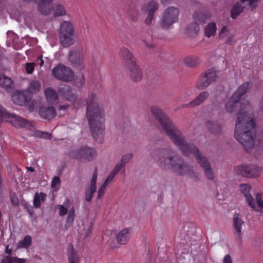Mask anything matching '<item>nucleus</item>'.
<instances>
[{"mask_svg":"<svg viewBox=\"0 0 263 263\" xmlns=\"http://www.w3.org/2000/svg\"><path fill=\"white\" fill-rule=\"evenodd\" d=\"M241 3H245V2H248L250 6L252 7V9H254L256 7V3L258 0H240Z\"/></svg>","mask_w":263,"mask_h":263,"instance_id":"8fccbe9b","label":"nucleus"},{"mask_svg":"<svg viewBox=\"0 0 263 263\" xmlns=\"http://www.w3.org/2000/svg\"><path fill=\"white\" fill-rule=\"evenodd\" d=\"M26 259L24 258H20L13 257V263H25Z\"/></svg>","mask_w":263,"mask_h":263,"instance_id":"5fc2aeb1","label":"nucleus"},{"mask_svg":"<svg viewBox=\"0 0 263 263\" xmlns=\"http://www.w3.org/2000/svg\"><path fill=\"white\" fill-rule=\"evenodd\" d=\"M41 85L39 81H31L29 84L27 89L26 90L28 92V95L30 93H36L41 89Z\"/></svg>","mask_w":263,"mask_h":263,"instance_id":"bb28decb","label":"nucleus"},{"mask_svg":"<svg viewBox=\"0 0 263 263\" xmlns=\"http://www.w3.org/2000/svg\"><path fill=\"white\" fill-rule=\"evenodd\" d=\"M1 263H13V257L7 256L2 260Z\"/></svg>","mask_w":263,"mask_h":263,"instance_id":"603ef678","label":"nucleus"},{"mask_svg":"<svg viewBox=\"0 0 263 263\" xmlns=\"http://www.w3.org/2000/svg\"><path fill=\"white\" fill-rule=\"evenodd\" d=\"M27 169L28 171H30V172H33L34 171V168L32 167H27Z\"/></svg>","mask_w":263,"mask_h":263,"instance_id":"0e129e2a","label":"nucleus"},{"mask_svg":"<svg viewBox=\"0 0 263 263\" xmlns=\"http://www.w3.org/2000/svg\"><path fill=\"white\" fill-rule=\"evenodd\" d=\"M165 156H168V152L167 151L163 150L158 152V157H159L158 158L160 162L157 161V163H159L161 166H163L168 162V159L166 158Z\"/></svg>","mask_w":263,"mask_h":263,"instance_id":"473e14b6","label":"nucleus"},{"mask_svg":"<svg viewBox=\"0 0 263 263\" xmlns=\"http://www.w3.org/2000/svg\"><path fill=\"white\" fill-rule=\"evenodd\" d=\"M74 216H75L74 209L73 208H72L69 211L68 214V216H67V220L66 221V224H65V226L66 227H69L71 225V224L72 223V222L73 221Z\"/></svg>","mask_w":263,"mask_h":263,"instance_id":"ea45409f","label":"nucleus"},{"mask_svg":"<svg viewBox=\"0 0 263 263\" xmlns=\"http://www.w3.org/2000/svg\"><path fill=\"white\" fill-rule=\"evenodd\" d=\"M222 263H232L231 256L229 254L226 255L223 259Z\"/></svg>","mask_w":263,"mask_h":263,"instance_id":"6e6d98bb","label":"nucleus"},{"mask_svg":"<svg viewBox=\"0 0 263 263\" xmlns=\"http://www.w3.org/2000/svg\"><path fill=\"white\" fill-rule=\"evenodd\" d=\"M31 95H28L27 91H17L12 96V100L14 104L20 106L25 105L28 101H30Z\"/></svg>","mask_w":263,"mask_h":263,"instance_id":"2eb2a0df","label":"nucleus"},{"mask_svg":"<svg viewBox=\"0 0 263 263\" xmlns=\"http://www.w3.org/2000/svg\"><path fill=\"white\" fill-rule=\"evenodd\" d=\"M204 74L210 84L215 82L217 78L216 71L213 69H209L206 70L204 73Z\"/></svg>","mask_w":263,"mask_h":263,"instance_id":"72a5a7b5","label":"nucleus"},{"mask_svg":"<svg viewBox=\"0 0 263 263\" xmlns=\"http://www.w3.org/2000/svg\"><path fill=\"white\" fill-rule=\"evenodd\" d=\"M86 104V117L92 135L96 141L101 143L103 139L104 130V110L99 105L98 99L93 93L88 95Z\"/></svg>","mask_w":263,"mask_h":263,"instance_id":"7ed1b4c3","label":"nucleus"},{"mask_svg":"<svg viewBox=\"0 0 263 263\" xmlns=\"http://www.w3.org/2000/svg\"><path fill=\"white\" fill-rule=\"evenodd\" d=\"M209 96V93L208 91H203L201 92L195 100L190 102V103L182 105V107H193L196 105H198L208 98Z\"/></svg>","mask_w":263,"mask_h":263,"instance_id":"5701e85b","label":"nucleus"},{"mask_svg":"<svg viewBox=\"0 0 263 263\" xmlns=\"http://www.w3.org/2000/svg\"><path fill=\"white\" fill-rule=\"evenodd\" d=\"M158 6L157 2L153 0L148 4L145 5L142 7V11L147 13V16L145 20V22L147 25H150L152 23L154 13L157 10Z\"/></svg>","mask_w":263,"mask_h":263,"instance_id":"dca6fc26","label":"nucleus"},{"mask_svg":"<svg viewBox=\"0 0 263 263\" xmlns=\"http://www.w3.org/2000/svg\"><path fill=\"white\" fill-rule=\"evenodd\" d=\"M59 37L63 46L68 47L74 42V29L70 21H63L59 30Z\"/></svg>","mask_w":263,"mask_h":263,"instance_id":"39448f33","label":"nucleus"},{"mask_svg":"<svg viewBox=\"0 0 263 263\" xmlns=\"http://www.w3.org/2000/svg\"><path fill=\"white\" fill-rule=\"evenodd\" d=\"M116 175V174L112 171L109 174V175L108 176V177H107V178L106 179L103 183H104L106 185L108 184L111 181V180L113 179V178Z\"/></svg>","mask_w":263,"mask_h":263,"instance_id":"a18cd8bd","label":"nucleus"},{"mask_svg":"<svg viewBox=\"0 0 263 263\" xmlns=\"http://www.w3.org/2000/svg\"><path fill=\"white\" fill-rule=\"evenodd\" d=\"M39 114L42 118L50 120L55 116L56 111L53 107H41L39 109Z\"/></svg>","mask_w":263,"mask_h":263,"instance_id":"b1692460","label":"nucleus"},{"mask_svg":"<svg viewBox=\"0 0 263 263\" xmlns=\"http://www.w3.org/2000/svg\"><path fill=\"white\" fill-rule=\"evenodd\" d=\"M8 122L16 128L31 129L34 127L32 122L14 114H11Z\"/></svg>","mask_w":263,"mask_h":263,"instance_id":"ddd939ff","label":"nucleus"},{"mask_svg":"<svg viewBox=\"0 0 263 263\" xmlns=\"http://www.w3.org/2000/svg\"><path fill=\"white\" fill-rule=\"evenodd\" d=\"M67 253L69 263H79V257L78 255L74 253L72 245H70L69 246Z\"/></svg>","mask_w":263,"mask_h":263,"instance_id":"c85d7f7f","label":"nucleus"},{"mask_svg":"<svg viewBox=\"0 0 263 263\" xmlns=\"http://www.w3.org/2000/svg\"><path fill=\"white\" fill-rule=\"evenodd\" d=\"M6 252L9 255L11 254L12 250L11 249H9V245H7L6 247Z\"/></svg>","mask_w":263,"mask_h":263,"instance_id":"680f3d73","label":"nucleus"},{"mask_svg":"<svg viewBox=\"0 0 263 263\" xmlns=\"http://www.w3.org/2000/svg\"><path fill=\"white\" fill-rule=\"evenodd\" d=\"M11 201L12 204L14 205H17L19 203L18 198L15 196H12L11 198Z\"/></svg>","mask_w":263,"mask_h":263,"instance_id":"13d9d810","label":"nucleus"},{"mask_svg":"<svg viewBox=\"0 0 263 263\" xmlns=\"http://www.w3.org/2000/svg\"><path fill=\"white\" fill-rule=\"evenodd\" d=\"M37 135L41 138H45V139H50L51 138V134L47 132H43L39 131L37 132Z\"/></svg>","mask_w":263,"mask_h":263,"instance_id":"de8ad7c7","label":"nucleus"},{"mask_svg":"<svg viewBox=\"0 0 263 263\" xmlns=\"http://www.w3.org/2000/svg\"><path fill=\"white\" fill-rule=\"evenodd\" d=\"M208 16L200 11H196L193 18L195 23L189 24L186 28L185 32L190 36H194L199 31V23L203 24Z\"/></svg>","mask_w":263,"mask_h":263,"instance_id":"1a4fd4ad","label":"nucleus"},{"mask_svg":"<svg viewBox=\"0 0 263 263\" xmlns=\"http://www.w3.org/2000/svg\"><path fill=\"white\" fill-rule=\"evenodd\" d=\"M144 43L145 44V45H146L147 46H148V47H150V46H151V44H148V43H146L144 41Z\"/></svg>","mask_w":263,"mask_h":263,"instance_id":"338daca9","label":"nucleus"},{"mask_svg":"<svg viewBox=\"0 0 263 263\" xmlns=\"http://www.w3.org/2000/svg\"><path fill=\"white\" fill-rule=\"evenodd\" d=\"M69 60L73 66L79 69L84 68V57L83 53L78 50H74L69 52Z\"/></svg>","mask_w":263,"mask_h":263,"instance_id":"4468645a","label":"nucleus"},{"mask_svg":"<svg viewBox=\"0 0 263 263\" xmlns=\"http://www.w3.org/2000/svg\"><path fill=\"white\" fill-rule=\"evenodd\" d=\"M70 156L79 161H90L96 158L97 153L95 148L84 146L78 150L71 152Z\"/></svg>","mask_w":263,"mask_h":263,"instance_id":"0eeeda50","label":"nucleus"},{"mask_svg":"<svg viewBox=\"0 0 263 263\" xmlns=\"http://www.w3.org/2000/svg\"><path fill=\"white\" fill-rule=\"evenodd\" d=\"M186 65L189 67H194L198 65L200 62L199 58L198 57L186 58L184 60Z\"/></svg>","mask_w":263,"mask_h":263,"instance_id":"c9c22d12","label":"nucleus"},{"mask_svg":"<svg viewBox=\"0 0 263 263\" xmlns=\"http://www.w3.org/2000/svg\"><path fill=\"white\" fill-rule=\"evenodd\" d=\"M119 55L123 64L127 68V72L131 79L135 82L140 81L142 78V71L135 61V58L129 50L126 48L120 49Z\"/></svg>","mask_w":263,"mask_h":263,"instance_id":"20e7f679","label":"nucleus"},{"mask_svg":"<svg viewBox=\"0 0 263 263\" xmlns=\"http://www.w3.org/2000/svg\"><path fill=\"white\" fill-rule=\"evenodd\" d=\"M217 28L215 23H209L204 28L205 35L208 37L214 35L216 32Z\"/></svg>","mask_w":263,"mask_h":263,"instance_id":"c756f323","label":"nucleus"},{"mask_svg":"<svg viewBox=\"0 0 263 263\" xmlns=\"http://www.w3.org/2000/svg\"><path fill=\"white\" fill-rule=\"evenodd\" d=\"M256 200L258 209H256V208L255 210L263 213V201L261 200V196L259 193L256 194Z\"/></svg>","mask_w":263,"mask_h":263,"instance_id":"a19ab883","label":"nucleus"},{"mask_svg":"<svg viewBox=\"0 0 263 263\" xmlns=\"http://www.w3.org/2000/svg\"><path fill=\"white\" fill-rule=\"evenodd\" d=\"M210 85L206 77L203 74H201L196 82V86L199 89H203Z\"/></svg>","mask_w":263,"mask_h":263,"instance_id":"7c9ffc66","label":"nucleus"},{"mask_svg":"<svg viewBox=\"0 0 263 263\" xmlns=\"http://www.w3.org/2000/svg\"><path fill=\"white\" fill-rule=\"evenodd\" d=\"M12 81L10 78L4 74H0V86L1 87L8 90L12 88Z\"/></svg>","mask_w":263,"mask_h":263,"instance_id":"cd10ccee","label":"nucleus"},{"mask_svg":"<svg viewBox=\"0 0 263 263\" xmlns=\"http://www.w3.org/2000/svg\"><path fill=\"white\" fill-rule=\"evenodd\" d=\"M45 95L49 103L55 104L58 102V96L53 88L49 87L45 89Z\"/></svg>","mask_w":263,"mask_h":263,"instance_id":"393cba45","label":"nucleus"},{"mask_svg":"<svg viewBox=\"0 0 263 263\" xmlns=\"http://www.w3.org/2000/svg\"><path fill=\"white\" fill-rule=\"evenodd\" d=\"M59 215L61 216H64L67 213V208H65L64 205H59Z\"/></svg>","mask_w":263,"mask_h":263,"instance_id":"09e8293b","label":"nucleus"},{"mask_svg":"<svg viewBox=\"0 0 263 263\" xmlns=\"http://www.w3.org/2000/svg\"><path fill=\"white\" fill-rule=\"evenodd\" d=\"M37 62L39 63V64H40V67H42L43 64H44V60H43L42 59V55L39 57L37 59V61H36Z\"/></svg>","mask_w":263,"mask_h":263,"instance_id":"bf43d9fd","label":"nucleus"},{"mask_svg":"<svg viewBox=\"0 0 263 263\" xmlns=\"http://www.w3.org/2000/svg\"><path fill=\"white\" fill-rule=\"evenodd\" d=\"M52 73L56 79L63 81L69 82L74 78L72 71L69 68L59 65L53 68Z\"/></svg>","mask_w":263,"mask_h":263,"instance_id":"9d476101","label":"nucleus"},{"mask_svg":"<svg viewBox=\"0 0 263 263\" xmlns=\"http://www.w3.org/2000/svg\"><path fill=\"white\" fill-rule=\"evenodd\" d=\"M240 190L241 193L244 195L250 207L253 209H255L256 204L252 195L250 194L251 186L248 184H243L240 185Z\"/></svg>","mask_w":263,"mask_h":263,"instance_id":"aec40b11","label":"nucleus"},{"mask_svg":"<svg viewBox=\"0 0 263 263\" xmlns=\"http://www.w3.org/2000/svg\"><path fill=\"white\" fill-rule=\"evenodd\" d=\"M11 114L8 113L5 108L0 105V124L8 122Z\"/></svg>","mask_w":263,"mask_h":263,"instance_id":"e433bc0d","label":"nucleus"},{"mask_svg":"<svg viewBox=\"0 0 263 263\" xmlns=\"http://www.w3.org/2000/svg\"><path fill=\"white\" fill-rule=\"evenodd\" d=\"M151 112L160 122L166 134L182 151L183 154L189 156L193 154L201 166L203 168L206 178L210 180L213 179L214 176L213 171L206 158L201 156L198 149L193 144L189 145L185 142L180 132L173 124L168 117L157 106H152Z\"/></svg>","mask_w":263,"mask_h":263,"instance_id":"f257e3e1","label":"nucleus"},{"mask_svg":"<svg viewBox=\"0 0 263 263\" xmlns=\"http://www.w3.org/2000/svg\"><path fill=\"white\" fill-rule=\"evenodd\" d=\"M207 127L212 133L216 134L221 131V127L216 123L209 122L207 124Z\"/></svg>","mask_w":263,"mask_h":263,"instance_id":"58836bf2","label":"nucleus"},{"mask_svg":"<svg viewBox=\"0 0 263 263\" xmlns=\"http://www.w3.org/2000/svg\"><path fill=\"white\" fill-rule=\"evenodd\" d=\"M244 221L239 213H235L233 217V227L235 230L234 234L239 239H241L242 227Z\"/></svg>","mask_w":263,"mask_h":263,"instance_id":"a211bd4d","label":"nucleus"},{"mask_svg":"<svg viewBox=\"0 0 263 263\" xmlns=\"http://www.w3.org/2000/svg\"><path fill=\"white\" fill-rule=\"evenodd\" d=\"M132 158L133 155L132 154H127L126 155L123 156L122 157L120 162L125 165V164L128 162H129L132 159Z\"/></svg>","mask_w":263,"mask_h":263,"instance_id":"79ce46f5","label":"nucleus"},{"mask_svg":"<svg viewBox=\"0 0 263 263\" xmlns=\"http://www.w3.org/2000/svg\"><path fill=\"white\" fill-rule=\"evenodd\" d=\"M24 19H25V23L28 24L30 23V21H29V20H28L27 17H25Z\"/></svg>","mask_w":263,"mask_h":263,"instance_id":"69168bd1","label":"nucleus"},{"mask_svg":"<svg viewBox=\"0 0 263 263\" xmlns=\"http://www.w3.org/2000/svg\"><path fill=\"white\" fill-rule=\"evenodd\" d=\"M136 16H133L132 15V14H130V18L133 21H135V20H136V18H137V13H136Z\"/></svg>","mask_w":263,"mask_h":263,"instance_id":"e2e57ef3","label":"nucleus"},{"mask_svg":"<svg viewBox=\"0 0 263 263\" xmlns=\"http://www.w3.org/2000/svg\"><path fill=\"white\" fill-rule=\"evenodd\" d=\"M59 95L64 99L73 101L76 99V93L70 87L66 85H60L58 88Z\"/></svg>","mask_w":263,"mask_h":263,"instance_id":"f3484780","label":"nucleus"},{"mask_svg":"<svg viewBox=\"0 0 263 263\" xmlns=\"http://www.w3.org/2000/svg\"><path fill=\"white\" fill-rule=\"evenodd\" d=\"M68 108V105H61V106L59 107V109H60V110H62V109L66 110V109H67Z\"/></svg>","mask_w":263,"mask_h":263,"instance_id":"052dcab7","label":"nucleus"},{"mask_svg":"<svg viewBox=\"0 0 263 263\" xmlns=\"http://www.w3.org/2000/svg\"><path fill=\"white\" fill-rule=\"evenodd\" d=\"M240 107V110L237 114L235 137L245 150L249 151L254 145L255 123L253 119V108L247 100L241 102Z\"/></svg>","mask_w":263,"mask_h":263,"instance_id":"f03ea898","label":"nucleus"},{"mask_svg":"<svg viewBox=\"0 0 263 263\" xmlns=\"http://www.w3.org/2000/svg\"><path fill=\"white\" fill-rule=\"evenodd\" d=\"M261 103H262V105H263V98H262V99L261 100Z\"/></svg>","mask_w":263,"mask_h":263,"instance_id":"774afa93","label":"nucleus"},{"mask_svg":"<svg viewBox=\"0 0 263 263\" xmlns=\"http://www.w3.org/2000/svg\"><path fill=\"white\" fill-rule=\"evenodd\" d=\"M31 243V238L30 236L27 235L26 236L23 240L20 241L17 244V248H28Z\"/></svg>","mask_w":263,"mask_h":263,"instance_id":"4c0bfd02","label":"nucleus"},{"mask_svg":"<svg viewBox=\"0 0 263 263\" xmlns=\"http://www.w3.org/2000/svg\"><path fill=\"white\" fill-rule=\"evenodd\" d=\"M124 165L120 162L115 166L112 172L117 174L119 173L121 169L124 167Z\"/></svg>","mask_w":263,"mask_h":263,"instance_id":"3c124183","label":"nucleus"},{"mask_svg":"<svg viewBox=\"0 0 263 263\" xmlns=\"http://www.w3.org/2000/svg\"><path fill=\"white\" fill-rule=\"evenodd\" d=\"M170 163L174 172L180 175L186 173L189 171V166L182 163V160L177 156L170 157L168 158L167 163Z\"/></svg>","mask_w":263,"mask_h":263,"instance_id":"f8f14e48","label":"nucleus"},{"mask_svg":"<svg viewBox=\"0 0 263 263\" xmlns=\"http://www.w3.org/2000/svg\"><path fill=\"white\" fill-rule=\"evenodd\" d=\"M93 220L88 218L84 219L82 222L83 228L80 229L85 237H89L91 234L93 225Z\"/></svg>","mask_w":263,"mask_h":263,"instance_id":"4be33fe9","label":"nucleus"},{"mask_svg":"<svg viewBox=\"0 0 263 263\" xmlns=\"http://www.w3.org/2000/svg\"><path fill=\"white\" fill-rule=\"evenodd\" d=\"M235 171L238 174L247 177H256L259 176L261 172L262 168L259 166L253 165H242L237 167Z\"/></svg>","mask_w":263,"mask_h":263,"instance_id":"9b49d317","label":"nucleus"},{"mask_svg":"<svg viewBox=\"0 0 263 263\" xmlns=\"http://www.w3.org/2000/svg\"><path fill=\"white\" fill-rule=\"evenodd\" d=\"M46 199V195L42 192L35 193L33 197V204L35 208H39L41 206V202H44Z\"/></svg>","mask_w":263,"mask_h":263,"instance_id":"a878e982","label":"nucleus"},{"mask_svg":"<svg viewBox=\"0 0 263 263\" xmlns=\"http://www.w3.org/2000/svg\"><path fill=\"white\" fill-rule=\"evenodd\" d=\"M130 228H125L120 231L116 235L118 243L121 245L126 244L130 238Z\"/></svg>","mask_w":263,"mask_h":263,"instance_id":"412c9836","label":"nucleus"},{"mask_svg":"<svg viewBox=\"0 0 263 263\" xmlns=\"http://www.w3.org/2000/svg\"><path fill=\"white\" fill-rule=\"evenodd\" d=\"M226 36H227L226 43L227 44L231 45L233 40V35L229 33L228 28L226 26L223 27L220 32L219 36L221 39H223Z\"/></svg>","mask_w":263,"mask_h":263,"instance_id":"2f4dec72","label":"nucleus"},{"mask_svg":"<svg viewBox=\"0 0 263 263\" xmlns=\"http://www.w3.org/2000/svg\"><path fill=\"white\" fill-rule=\"evenodd\" d=\"M245 6H242L240 3H237L234 6L231 10V17L235 18L243 10Z\"/></svg>","mask_w":263,"mask_h":263,"instance_id":"f704fd0d","label":"nucleus"},{"mask_svg":"<svg viewBox=\"0 0 263 263\" xmlns=\"http://www.w3.org/2000/svg\"><path fill=\"white\" fill-rule=\"evenodd\" d=\"M106 186L107 185L103 183L99 189L98 192V198L100 199L103 197Z\"/></svg>","mask_w":263,"mask_h":263,"instance_id":"37998d69","label":"nucleus"},{"mask_svg":"<svg viewBox=\"0 0 263 263\" xmlns=\"http://www.w3.org/2000/svg\"><path fill=\"white\" fill-rule=\"evenodd\" d=\"M179 14V10L174 7H168L164 11L161 22V26L164 29L168 28L176 22Z\"/></svg>","mask_w":263,"mask_h":263,"instance_id":"6e6552de","label":"nucleus"},{"mask_svg":"<svg viewBox=\"0 0 263 263\" xmlns=\"http://www.w3.org/2000/svg\"><path fill=\"white\" fill-rule=\"evenodd\" d=\"M34 63H28L26 64V71L28 73H32L34 71Z\"/></svg>","mask_w":263,"mask_h":263,"instance_id":"c03bdc74","label":"nucleus"},{"mask_svg":"<svg viewBox=\"0 0 263 263\" xmlns=\"http://www.w3.org/2000/svg\"><path fill=\"white\" fill-rule=\"evenodd\" d=\"M38 106L37 102L35 101H33L31 102V104L29 106V109L30 111H33L35 108Z\"/></svg>","mask_w":263,"mask_h":263,"instance_id":"864d4df0","label":"nucleus"},{"mask_svg":"<svg viewBox=\"0 0 263 263\" xmlns=\"http://www.w3.org/2000/svg\"><path fill=\"white\" fill-rule=\"evenodd\" d=\"M249 89V83H243L236 90L233 96L227 101L226 109L227 112H232L239 104L243 95Z\"/></svg>","mask_w":263,"mask_h":263,"instance_id":"423d86ee","label":"nucleus"},{"mask_svg":"<svg viewBox=\"0 0 263 263\" xmlns=\"http://www.w3.org/2000/svg\"><path fill=\"white\" fill-rule=\"evenodd\" d=\"M61 183V180L60 178L58 177L55 176L53 178L52 182H51V186L52 187H55L57 185H59Z\"/></svg>","mask_w":263,"mask_h":263,"instance_id":"49530a36","label":"nucleus"},{"mask_svg":"<svg viewBox=\"0 0 263 263\" xmlns=\"http://www.w3.org/2000/svg\"><path fill=\"white\" fill-rule=\"evenodd\" d=\"M255 138L256 140L258 141L259 142H261L263 141V132H261L258 133L257 135H255Z\"/></svg>","mask_w":263,"mask_h":263,"instance_id":"4d7b16f0","label":"nucleus"},{"mask_svg":"<svg viewBox=\"0 0 263 263\" xmlns=\"http://www.w3.org/2000/svg\"><path fill=\"white\" fill-rule=\"evenodd\" d=\"M97 176L98 172L97 167H96L92 175L90 186L85 193V199L87 201H91L93 197V193L96 192Z\"/></svg>","mask_w":263,"mask_h":263,"instance_id":"6ab92c4d","label":"nucleus"}]
</instances>
